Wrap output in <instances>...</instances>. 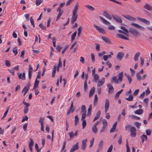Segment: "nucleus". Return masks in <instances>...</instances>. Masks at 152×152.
<instances>
[{"instance_id": "obj_1", "label": "nucleus", "mask_w": 152, "mask_h": 152, "mask_svg": "<svg viewBox=\"0 0 152 152\" xmlns=\"http://www.w3.org/2000/svg\"><path fill=\"white\" fill-rule=\"evenodd\" d=\"M118 79H117L116 76H114L113 77L112 79V80L116 83H121L123 79V72H121L119 73L118 74Z\"/></svg>"}, {"instance_id": "obj_2", "label": "nucleus", "mask_w": 152, "mask_h": 152, "mask_svg": "<svg viewBox=\"0 0 152 152\" xmlns=\"http://www.w3.org/2000/svg\"><path fill=\"white\" fill-rule=\"evenodd\" d=\"M129 31L135 37H137L140 35L139 32L136 29L133 28H130L129 29Z\"/></svg>"}, {"instance_id": "obj_3", "label": "nucleus", "mask_w": 152, "mask_h": 152, "mask_svg": "<svg viewBox=\"0 0 152 152\" xmlns=\"http://www.w3.org/2000/svg\"><path fill=\"white\" fill-rule=\"evenodd\" d=\"M130 134L132 137H134L136 136V129L134 126H131L130 128Z\"/></svg>"}, {"instance_id": "obj_4", "label": "nucleus", "mask_w": 152, "mask_h": 152, "mask_svg": "<svg viewBox=\"0 0 152 152\" xmlns=\"http://www.w3.org/2000/svg\"><path fill=\"white\" fill-rule=\"evenodd\" d=\"M109 107V101L108 99H107L105 100V112L106 113L107 111L108 110Z\"/></svg>"}, {"instance_id": "obj_5", "label": "nucleus", "mask_w": 152, "mask_h": 152, "mask_svg": "<svg viewBox=\"0 0 152 152\" xmlns=\"http://www.w3.org/2000/svg\"><path fill=\"white\" fill-rule=\"evenodd\" d=\"M79 148L78 143L77 142L74 145L72 146L69 152H74L75 151L77 150Z\"/></svg>"}, {"instance_id": "obj_6", "label": "nucleus", "mask_w": 152, "mask_h": 152, "mask_svg": "<svg viewBox=\"0 0 152 152\" xmlns=\"http://www.w3.org/2000/svg\"><path fill=\"white\" fill-rule=\"evenodd\" d=\"M77 18V15L76 13L72 12V17L71 22L73 23L75 21Z\"/></svg>"}, {"instance_id": "obj_7", "label": "nucleus", "mask_w": 152, "mask_h": 152, "mask_svg": "<svg viewBox=\"0 0 152 152\" xmlns=\"http://www.w3.org/2000/svg\"><path fill=\"white\" fill-rule=\"evenodd\" d=\"M131 25L132 26L135 27V28L139 29H140L142 30H144V28L142 26L139 25L138 24L135 23H132L131 24Z\"/></svg>"}, {"instance_id": "obj_8", "label": "nucleus", "mask_w": 152, "mask_h": 152, "mask_svg": "<svg viewBox=\"0 0 152 152\" xmlns=\"http://www.w3.org/2000/svg\"><path fill=\"white\" fill-rule=\"evenodd\" d=\"M30 85L28 84H27L26 86L23 89L22 92H24L23 95L25 96V94L27 93L28 91L29 90L30 87Z\"/></svg>"}, {"instance_id": "obj_9", "label": "nucleus", "mask_w": 152, "mask_h": 152, "mask_svg": "<svg viewBox=\"0 0 152 152\" xmlns=\"http://www.w3.org/2000/svg\"><path fill=\"white\" fill-rule=\"evenodd\" d=\"M104 81L105 80L104 78H102L101 80H99L97 84L98 87H100L102 86L104 83Z\"/></svg>"}, {"instance_id": "obj_10", "label": "nucleus", "mask_w": 152, "mask_h": 152, "mask_svg": "<svg viewBox=\"0 0 152 152\" xmlns=\"http://www.w3.org/2000/svg\"><path fill=\"white\" fill-rule=\"evenodd\" d=\"M124 55V53L123 52H119L117 55L116 58L120 60H121L123 58Z\"/></svg>"}, {"instance_id": "obj_11", "label": "nucleus", "mask_w": 152, "mask_h": 152, "mask_svg": "<svg viewBox=\"0 0 152 152\" xmlns=\"http://www.w3.org/2000/svg\"><path fill=\"white\" fill-rule=\"evenodd\" d=\"M87 141V139H84L82 140L81 148L83 151L86 148Z\"/></svg>"}, {"instance_id": "obj_12", "label": "nucleus", "mask_w": 152, "mask_h": 152, "mask_svg": "<svg viewBox=\"0 0 152 152\" xmlns=\"http://www.w3.org/2000/svg\"><path fill=\"white\" fill-rule=\"evenodd\" d=\"M99 18L103 23L104 24L106 25H109L110 24V23L109 21L106 20L102 17L100 16H99Z\"/></svg>"}, {"instance_id": "obj_13", "label": "nucleus", "mask_w": 152, "mask_h": 152, "mask_svg": "<svg viewBox=\"0 0 152 152\" xmlns=\"http://www.w3.org/2000/svg\"><path fill=\"white\" fill-rule=\"evenodd\" d=\"M107 86L108 88V93H113L114 90V88L113 86L110 84H107Z\"/></svg>"}, {"instance_id": "obj_14", "label": "nucleus", "mask_w": 152, "mask_h": 152, "mask_svg": "<svg viewBox=\"0 0 152 152\" xmlns=\"http://www.w3.org/2000/svg\"><path fill=\"white\" fill-rule=\"evenodd\" d=\"M124 17L130 21H134L136 20V18L129 15H127L126 16H124Z\"/></svg>"}, {"instance_id": "obj_15", "label": "nucleus", "mask_w": 152, "mask_h": 152, "mask_svg": "<svg viewBox=\"0 0 152 152\" xmlns=\"http://www.w3.org/2000/svg\"><path fill=\"white\" fill-rule=\"evenodd\" d=\"M102 38L105 42L107 43L112 44V41L110 40L105 36H102Z\"/></svg>"}, {"instance_id": "obj_16", "label": "nucleus", "mask_w": 152, "mask_h": 152, "mask_svg": "<svg viewBox=\"0 0 152 152\" xmlns=\"http://www.w3.org/2000/svg\"><path fill=\"white\" fill-rule=\"evenodd\" d=\"M137 18L139 20L142 22L146 24H149L150 23V22L149 21L146 20L145 19L139 17H137Z\"/></svg>"}, {"instance_id": "obj_17", "label": "nucleus", "mask_w": 152, "mask_h": 152, "mask_svg": "<svg viewBox=\"0 0 152 152\" xmlns=\"http://www.w3.org/2000/svg\"><path fill=\"white\" fill-rule=\"evenodd\" d=\"M103 15L106 18L111 20L112 19V16L110 15L106 11H104L103 12Z\"/></svg>"}, {"instance_id": "obj_18", "label": "nucleus", "mask_w": 152, "mask_h": 152, "mask_svg": "<svg viewBox=\"0 0 152 152\" xmlns=\"http://www.w3.org/2000/svg\"><path fill=\"white\" fill-rule=\"evenodd\" d=\"M94 26L96 28V29L98 30L99 32L102 33H105L104 29L102 28H100L99 27L95 24L94 25Z\"/></svg>"}, {"instance_id": "obj_19", "label": "nucleus", "mask_w": 152, "mask_h": 152, "mask_svg": "<svg viewBox=\"0 0 152 152\" xmlns=\"http://www.w3.org/2000/svg\"><path fill=\"white\" fill-rule=\"evenodd\" d=\"M19 79H21L22 80H24L25 79V73L23 72L22 74L21 73L19 74L18 75Z\"/></svg>"}, {"instance_id": "obj_20", "label": "nucleus", "mask_w": 152, "mask_h": 152, "mask_svg": "<svg viewBox=\"0 0 152 152\" xmlns=\"http://www.w3.org/2000/svg\"><path fill=\"white\" fill-rule=\"evenodd\" d=\"M117 125V122H115L113 124L112 128L110 129V132L112 133L115 132L116 128Z\"/></svg>"}, {"instance_id": "obj_21", "label": "nucleus", "mask_w": 152, "mask_h": 152, "mask_svg": "<svg viewBox=\"0 0 152 152\" xmlns=\"http://www.w3.org/2000/svg\"><path fill=\"white\" fill-rule=\"evenodd\" d=\"M112 17L117 22L121 23L122 22V20L120 18H117L115 17L113 15H112Z\"/></svg>"}, {"instance_id": "obj_22", "label": "nucleus", "mask_w": 152, "mask_h": 152, "mask_svg": "<svg viewBox=\"0 0 152 152\" xmlns=\"http://www.w3.org/2000/svg\"><path fill=\"white\" fill-rule=\"evenodd\" d=\"M144 8L148 10H152V7L149 4L146 3L144 6Z\"/></svg>"}, {"instance_id": "obj_23", "label": "nucleus", "mask_w": 152, "mask_h": 152, "mask_svg": "<svg viewBox=\"0 0 152 152\" xmlns=\"http://www.w3.org/2000/svg\"><path fill=\"white\" fill-rule=\"evenodd\" d=\"M101 114V111L99 110L96 113V115L93 120V122L98 119L100 117Z\"/></svg>"}, {"instance_id": "obj_24", "label": "nucleus", "mask_w": 152, "mask_h": 152, "mask_svg": "<svg viewBox=\"0 0 152 152\" xmlns=\"http://www.w3.org/2000/svg\"><path fill=\"white\" fill-rule=\"evenodd\" d=\"M143 113V111L142 109H138L134 112V113L137 115H141Z\"/></svg>"}, {"instance_id": "obj_25", "label": "nucleus", "mask_w": 152, "mask_h": 152, "mask_svg": "<svg viewBox=\"0 0 152 152\" xmlns=\"http://www.w3.org/2000/svg\"><path fill=\"white\" fill-rule=\"evenodd\" d=\"M57 68V66L56 65H54L53 66V70L52 73V77H55V73L56 72V69Z\"/></svg>"}, {"instance_id": "obj_26", "label": "nucleus", "mask_w": 152, "mask_h": 152, "mask_svg": "<svg viewBox=\"0 0 152 152\" xmlns=\"http://www.w3.org/2000/svg\"><path fill=\"white\" fill-rule=\"evenodd\" d=\"M39 81L37 79H36L35 82L34 84V88H33V90H35L36 88H37L39 84Z\"/></svg>"}, {"instance_id": "obj_27", "label": "nucleus", "mask_w": 152, "mask_h": 152, "mask_svg": "<svg viewBox=\"0 0 152 152\" xmlns=\"http://www.w3.org/2000/svg\"><path fill=\"white\" fill-rule=\"evenodd\" d=\"M140 55V53L138 52L134 56V60L135 61H137L138 60V58Z\"/></svg>"}, {"instance_id": "obj_28", "label": "nucleus", "mask_w": 152, "mask_h": 152, "mask_svg": "<svg viewBox=\"0 0 152 152\" xmlns=\"http://www.w3.org/2000/svg\"><path fill=\"white\" fill-rule=\"evenodd\" d=\"M141 140H142V142H143L145 140H147V137L146 135L143 134L141 136Z\"/></svg>"}, {"instance_id": "obj_29", "label": "nucleus", "mask_w": 152, "mask_h": 152, "mask_svg": "<svg viewBox=\"0 0 152 152\" xmlns=\"http://www.w3.org/2000/svg\"><path fill=\"white\" fill-rule=\"evenodd\" d=\"M117 36L118 37L120 38H122L123 39H125L127 40H128L129 39V38H128L124 36V35H123L122 34H117Z\"/></svg>"}, {"instance_id": "obj_30", "label": "nucleus", "mask_w": 152, "mask_h": 152, "mask_svg": "<svg viewBox=\"0 0 152 152\" xmlns=\"http://www.w3.org/2000/svg\"><path fill=\"white\" fill-rule=\"evenodd\" d=\"M75 125L76 126L79 121V118L77 115L75 116Z\"/></svg>"}, {"instance_id": "obj_31", "label": "nucleus", "mask_w": 152, "mask_h": 152, "mask_svg": "<svg viewBox=\"0 0 152 152\" xmlns=\"http://www.w3.org/2000/svg\"><path fill=\"white\" fill-rule=\"evenodd\" d=\"M92 109V105L91 104H90L89 105V108L88 109V113H87V115H90L91 114V112Z\"/></svg>"}, {"instance_id": "obj_32", "label": "nucleus", "mask_w": 152, "mask_h": 152, "mask_svg": "<svg viewBox=\"0 0 152 152\" xmlns=\"http://www.w3.org/2000/svg\"><path fill=\"white\" fill-rule=\"evenodd\" d=\"M92 132L95 134H96L98 131V129L97 126H93L92 127Z\"/></svg>"}, {"instance_id": "obj_33", "label": "nucleus", "mask_w": 152, "mask_h": 152, "mask_svg": "<svg viewBox=\"0 0 152 152\" xmlns=\"http://www.w3.org/2000/svg\"><path fill=\"white\" fill-rule=\"evenodd\" d=\"M95 88L94 87L91 89L89 94V96L90 97H91L94 94L95 91Z\"/></svg>"}, {"instance_id": "obj_34", "label": "nucleus", "mask_w": 152, "mask_h": 152, "mask_svg": "<svg viewBox=\"0 0 152 152\" xmlns=\"http://www.w3.org/2000/svg\"><path fill=\"white\" fill-rule=\"evenodd\" d=\"M65 4V3L64 2L61 3L60 4L57 10V11H61V8L63 7L64 6Z\"/></svg>"}, {"instance_id": "obj_35", "label": "nucleus", "mask_w": 152, "mask_h": 152, "mask_svg": "<svg viewBox=\"0 0 152 152\" xmlns=\"http://www.w3.org/2000/svg\"><path fill=\"white\" fill-rule=\"evenodd\" d=\"M93 76L94 77L95 82H97L99 78V75L97 74H96L93 75Z\"/></svg>"}, {"instance_id": "obj_36", "label": "nucleus", "mask_w": 152, "mask_h": 152, "mask_svg": "<svg viewBox=\"0 0 152 152\" xmlns=\"http://www.w3.org/2000/svg\"><path fill=\"white\" fill-rule=\"evenodd\" d=\"M78 8V4L77 3L75 5L73 10L72 12L77 13Z\"/></svg>"}, {"instance_id": "obj_37", "label": "nucleus", "mask_w": 152, "mask_h": 152, "mask_svg": "<svg viewBox=\"0 0 152 152\" xmlns=\"http://www.w3.org/2000/svg\"><path fill=\"white\" fill-rule=\"evenodd\" d=\"M57 12H58L59 13L57 16L56 19V21H58L59 19L60 16L62 15L63 12V11H60Z\"/></svg>"}, {"instance_id": "obj_38", "label": "nucleus", "mask_w": 152, "mask_h": 152, "mask_svg": "<svg viewBox=\"0 0 152 152\" xmlns=\"http://www.w3.org/2000/svg\"><path fill=\"white\" fill-rule=\"evenodd\" d=\"M133 99V97L132 94H131L129 95V96L128 98H126V100H127L128 101H132Z\"/></svg>"}, {"instance_id": "obj_39", "label": "nucleus", "mask_w": 152, "mask_h": 152, "mask_svg": "<svg viewBox=\"0 0 152 152\" xmlns=\"http://www.w3.org/2000/svg\"><path fill=\"white\" fill-rule=\"evenodd\" d=\"M86 109L84 105H83L81 108V113H86Z\"/></svg>"}, {"instance_id": "obj_40", "label": "nucleus", "mask_w": 152, "mask_h": 152, "mask_svg": "<svg viewBox=\"0 0 152 152\" xmlns=\"http://www.w3.org/2000/svg\"><path fill=\"white\" fill-rule=\"evenodd\" d=\"M98 97H97V95L95 94L94 96V104L95 106L97 104V103L98 101Z\"/></svg>"}, {"instance_id": "obj_41", "label": "nucleus", "mask_w": 152, "mask_h": 152, "mask_svg": "<svg viewBox=\"0 0 152 152\" xmlns=\"http://www.w3.org/2000/svg\"><path fill=\"white\" fill-rule=\"evenodd\" d=\"M104 142L102 140L100 141L99 143L98 149H101L103 145Z\"/></svg>"}, {"instance_id": "obj_42", "label": "nucleus", "mask_w": 152, "mask_h": 152, "mask_svg": "<svg viewBox=\"0 0 152 152\" xmlns=\"http://www.w3.org/2000/svg\"><path fill=\"white\" fill-rule=\"evenodd\" d=\"M123 91V89H121L120 91L117 92L116 94L115 95V98H118L119 97L120 94Z\"/></svg>"}, {"instance_id": "obj_43", "label": "nucleus", "mask_w": 152, "mask_h": 152, "mask_svg": "<svg viewBox=\"0 0 152 152\" xmlns=\"http://www.w3.org/2000/svg\"><path fill=\"white\" fill-rule=\"evenodd\" d=\"M107 130V128L104 127V126H102V129H101L100 132V134H101L102 133H104L105 131H106Z\"/></svg>"}, {"instance_id": "obj_44", "label": "nucleus", "mask_w": 152, "mask_h": 152, "mask_svg": "<svg viewBox=\"0 0 152 152\" xmlns=\"http://www.w3.org/2000/svg\"><path fill=\"white\" fill-rule=\"evenodd\" d=\"M43 0H36L35 3L37 6L40 5L42 2Z\"/></svg>"}, {"instance_id": "obj_45", "label": "nucleus", "mask_w": 152, "mask_h": 152, "mask_svg": "<svg viewBox=\"0 0 152 152\" xmlns=\"http://www.w3.org/2000/svg\"><path fill=\"white\" fill-rule=\"evenodd\" d=\"M12 52L14 53L15 54V56H16V55L18 53V52L17 51V47H15L13 48L12 50Z\"/></svg>"}, {"instance_id": "obj_46", "label": "nucleus", "mask_w": 152, "mask_h": 152, "mask_svg": "<svg viewBox=\"0 0 152 152\" xmlns=\"http://www.w3.org/2000/svg\"><path fill=\"white\" fill-rule=\"evenodd\" d=\"M102 123L103 124L102 126L107 127V122L106 120L105 119H103L102 121Z\"/></svg>"}, {"instance_id": "obj_47", "label": "nucleus", "mask_w": 152, "mask_h": 152, "mask_svg": "<svg viewBox=\"0 0 152 152\" xmlns=\"http://www.w3.org/2000/svg\"><path fill=\"white\" fill-rule=\"evenodd\" d=\"M85 6L91 11H94L95 10L94 8L91 6L87 5Z\"/></svg>"}, {"instance_id": "obj_48", "label": "nucleus", "mask_w": 152, "mask_h": 152, "mask_svg": "<svg viewBox=\"0 0 152 152\" xmlns=\"http://www.w3.org/2000/svg\"><path fill=\"white\" fill-rule=\"evenodd\" d=\"M30 142L29 143V146H33L34 144V142L32 138H30Z\"/></svg>"}, {"instance_id": "obj_49", "label": "nucleus", "mask_w": 152, "mask_h": 152, "mask_svg": "<svg viewBox=\"0 0 152 152\" xmlns=\"http://www.w3.org/2000/svg\"><path fill=\"white\" fill-rule=\"evenodd\" d=\"M76 34H77V31H75L72 35L71 40L72 41H73L75 39V37L76 36Z\"/></svg>"}, {"instance_id": "obj_50", "label": "nucleus", "mask_w": 152, "mask_h": 152, "mask_svg": "<svg viewBox=\"0 0 152 152\" xmlns=\"http://www.w3.org/2000/svg\"><path fill=\"white\" fill-rule=\"evenodd\" d=\"M44 120V119L42 117H40L39 118V123H40L41 124V125H43V121Z\"/></svg>"}, {"instance_id": "obj_51", "label": "nucleus", "mask_w": 152, "mask_h": 152, "mask_svg": "<svg viewBox=\"0 0 152 152\" xmlns=\"http://www.w3.org/2000/svg\"><path fill=\"white\" fill-rule=\"evenodd\" d=\"M134 125L138 129L140 128V126L141 125L140 123L137 122H135L134 123Z\"/></svg>"}, {"instance_id": "obj_52", "label": "nucleus", "mask_w": 152, "mask_h": 152, "mask_svg": "<svg viewBox=\"0 0 152 152\" xmlns=\"http://www.w3.org/2000/svg\"><path fill=\"white\" fill-rule=\"evenodd\" d=\"M82 121V126H83V129L85 127L86 125V121L85 120H81Z\"/></svg>"}, {"instance_id": "obj_53", "label": "nucleus", "mask_w": 152, "mask_h": 152, "mask_svg": "<svg viewBox=\"0 0 152 152\" xmlns=\"http://www.w3.org/2000/svg\"><path fill=\"white\" fill-rule=\"evenodd\" d=\"M137 78L139 81H140L142 79L139 73H138L137 74Z\"/></svg>"}, {"instance_id": "obj_54", "label": "nucleus", "mask_w": 152, "mask_h": 152, "mask_svg": "<svg viewBox=\"0 0 152 152\" xmlns=\"http://www.w3.org/2000/svg\"><path fill=\"white\" fill-rule=\"evenodd\" d=\"M39 27L42 30H45V27L43 24L42 23H40L39 24Z\"/></svg>"}, {"instance_id": "obj_55", "label": "nucleus", "mask_w": 152, "mask_h": 152, "mask_svg": "<svg viewBox=\"0 0 152 152\" xmlns=\"http://www.w3.org/2000/svg\"><path fill=\"white\" fill-rule=\"evenodd\" d=\"M126 75L128 78L129 83L130 84L132 81V79L131 76H129L128 75Z\"/></svg>"}, {"instance_id": "obj_56", "label": "nucleus", "mask_w": 152, "mask_h": 152, "mask_svg": "<svg viewBox=\"0 0 152 152\" xmlns=\"http://www.w3.org/2000/svg\"><path fill=\"white\" fill-rule=\"evenodd\" d=\"M82 116L81 118V120H85V118L86 116V113H82Z\"/></svg>"}, {"instance_id": "obj_57", "label": "nucleus", "mask_w": 152, "mask_h": 152, "mask_svg": "<svg viewBox=\"0 0 152 152\" xmlns=\"http://www.w3.org/2000/svg\"><path fill=\"white\" fill-rule=\"evenodd\" d=\"M121 28L123 30L125 31L126 33H129V31H128L126 28L124 26H121Z\"/></svg>"}, {"instance_id": "obj_58", "label": "nucleus", "mask_w": 152, "mask_h": 152, "mask_svg": "<svg viewBox=\"0 0 152 152\" xmlns=\"http://www.w3.org/2000/svg\"><path fill=\"white\" fill-rule=\"evenodd\" d=\"M30 21L31 23V24L33 26V27H35V25H34V21L33 20V19L32 17H31L30 18Z\"/></svg>"}, {"instance_id": "obj_59", "label": "nucleus", "mask_w": 152, "mask_h": 152, "mask_svg": "<svg viewBox=\"0 0 152 152\" xmlns=\"http://www.w3.org/2000/svg\"><path fill=\"white\" fill-rule=\"evenodd\" d=\"M5 65L7 67H9L10 65V61L8 60H6L5 61Z\"/></svg>"}, {"instance_id": "obj_60", "label": "nucleus", "mask_w": 152, "mask_h": 152, "mask_svg": "<svg viewBox=\"0 0 152 152\" xmlns=\"http://www.w3.org/2000/svg\"><path fill=\"white\" fill-rule=\"evenodd\" d=\"M148 98H146L143 100V102L145 103V105L146 106L148 105Z\"/></svg>"}, {"instance_id": "obj_61", "label": "nucleus", "mask_w": 152, "mask_h": 152, "mask_svg": "<svg viewBox=\"0 0 152 152\" xmlns=\"http://www.w3.org/2000/svg\"><path fill=\"white\" fill-rule=\"evenodd\" d=\"M129 117H131L132 118H136L137 120H140V118L138 116H137L135 115H129Z\"/></svg>"}, {"instance_id": "obj_62", "label": "nucleus", "mask_w": 152, "mask_h": 152, "mask_svg": "<svg viewBox=\"0 0 152 152\" xmlns=\"http://www.w3.org/2000/svg\"><path fill=\"white\" fill-rule=\"evenodd\" d=\"M74 0H69L66 2V6H69L71 3Z\"/></svg>"}, {"instance_id": "obj_63", "label": "nucleus", "mask_w": 152, "mask_h": 152, "mask_svg": "<svg viewBox=\"0 0 152 152\" xmlns=\"http://www.w3.org/2000/svg\"><path fill=\"white\" fill-rule=\"evenodd\" d=\"M32 71L31 70H29L28 71V77L29 80H30L31 78V75L32 74Z\"/></svg>"}, {"instance_id": "obj_64", "label": "nucleus", "mask_w": 152, "mask_h": 152, "mask_svg": "<svg viewBox=\"0 0 152 152\" xmlns=\"http://www.w3.org/2000/svg\"><path fill=\"white\" fill-rule=\"evenodd\" d=\"M113 148V146L112 145H111L109 148H108L107 151V152H111L112 151V150Z\"/></svg>"}]
</instances>
